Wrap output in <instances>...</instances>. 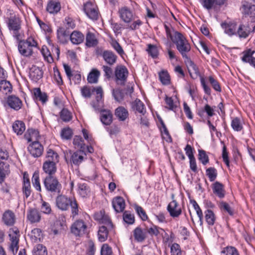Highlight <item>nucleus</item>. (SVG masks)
<instances>
[{
  "instance_id": "nucleus-24",
  "label": "nucleus",
  "mask_w": 255,
  "mask_h": 255,
  "mask_svg": "<svg viewBox=\"0 0 255 255\" xmlns=\"http://www.w3.org/2000/svg\"><path fill=\"white\" fill-rule=\"evenodd\" d=\"M22 193L25 197L27 198L31 194V185L30 180L25 173L23 177Z\"/></svg>"
},
{
  "instance_id": "nucleus-52",
  "label": "nucleus",
  "mask_w": 255,
  "mask_h": 255,
  "mask_svg": "<svg viewBox=\"0 0 255 255\" xmlns=\"http://www.w3.org/2000/svg\"><path fill=\"white\" fill-rule=\"evenodd\" d=\"M198 152V159L203 165H206L209 162V157L206 154L205 151L203 149H199Z\"/></svg>"
},
{
  "instance_id": "nucleus-37",
  "label": "nucleus",
  "mask_w": 255,
  "mask_h": 255,
  "mask_svg": "<svg viewBox=\"0 0 255 255\" xmlns=\"http://www.w3.org/2000/svg\"><path fill=\"white\" fill-rule=\"evenodd\" d=\"M12 128L14 132L16 133L17 134L21 135L25 130V124L21 121H16L13 123Z\"/></svg>"
},
{
  "instance_id": "nucleus-20",
  "label": "nucleus",
  "mask_w": 255,
  "mask_h": 255,
  "mask_svg": "<svg viewBox=\"0 0 255 255\" xmlns=\"http://www.w3.org/2000/svg\"><path fill=\"white\" fill-rule=\"evenodd\" d=\"M221 26L224 29L225 32L229 36H232L237 33V24L235 22L222 23Z\"/></svg>"
},
{
  "instance_id": "nucleus-22",
  "label": "nucleus",
  "mask_w": 255,
  "mask_h": 255,
  "mask_svg": "<svg viewBox=\"0 0 255 255\" xmlns=\"http://www.w3.org/2000/svg\"><path fill=\"white\" fill-rule=\"evenodd\" d=\"M27 218L31 223H37L40 221V214L39 212L35 208L30 209L27 212Z\"/></svg>"
},
{
  "instance_id": "nucleus-17",
  "label": "nucleus",
  "mask_w": 255,
  "mask_h": 255,
  "mask_svg": "<svg viewBox=\"0 0 255 255\" xmlns=\"http://www.w3.org/2000/svg\"><path fill=\"white\" fill-rule=\"evenodd\" d=\"M8 26L9 29L11 30H20L21 25L19 17L13 13H10V16L8 18Z\"/></svg>"
},
{
  "instance_id": "nucleus-57",
  "label": "nucleus",
  "mask_w": 255,
  "mask_h": 255,
  "mask_svg": "<svg viewBox=\"0 0 255 255\" xmlns=\"http://www.w3.org/2000/svg\"><path fill=\"white\" fill-rule=\"evenodd\" d=\"M134 209L136 213H137V214L138 215V216L140 217L142 220L146 221L147 220V215H146L145 211L141 206L136 205L134 207Z\"/></svg>"
},
{
  "instance_id": "nucleus-35",
  "label": "nucleus",
  "mask_w": 255,
  "mask_h": 255,
  "mask_svg": "<svg viewBox=\"0 0 255 255\" xmlns=\"http://www.w3.org/2000/svg\"><path fill=\"white\" fill-rule=\"evenodd\" d=\"M98 40L95 35L91 32H88L86 37V45L89 47H94L97 45Z\"/></svg>"
},
{
  "instance_id": "nucleus-61",
  "label": "nucleus",
  "mask_w": 255,
  "mask_h": 255,
  "mask_svg": "<svg viewBox=\"0 0 255 255\" xmlns=\"http://www.w3.org/2000/svg\"><path fill=\"white\" fill-rule=\"evenodd\" d=\"M113 95L115 99L118 102H121L124 99V94L120 90L114 89L113 90Z\"/></svg>"
},
{
  "instance_id": "nucleus-23",
  "label": "nucleus",
  "mask_w": 255,
  "mask_h": 255,
  "mask_svg": "<svg viewBox=\"0 0 255 255\" xmlns=\"http://www.w3.org/2000/svg\"><path fill=\"white\" fill-rule=\"evenodd\" d=\"M213 192L217 196L220 198L225 197L226 191L224 189V186L221 183L216 181L213 184Z\"/></svg>"
},
{
  "instance_id": "nucleus-19",
  "label": "nucleus",
  "mask_w": 255,
  "mask_h": 255,
  "mask_svg": "<svg viewBox=\"0 0 255 255\" xmlns=\"http://www.w3.org/2000/svg\"><path fill=\"white\" fill-rule=\"evenodd\" d=\"M112 206L116 212H122L125 208V200L123 197H116L113 200Z\"/></svg>"
},
{
  "instance_id": "nucleus-49",
  "label": "nucleus",
  "mask_w": 255,
  "mask_h": 255,
  "mask_svg": "<svg viewBox=\"0 0 255 255\" xmlns=\"http://www.w3.org/2000/svg\"><path fill=\"white\" fill-rule=\"evenodd\" d=\"M254 53L255 51H252L251 49L244 51L243 52L244 55L242 57V60L244 62L249 63L251 64V61H253V59L255 58L253 56Z\"/></svg>"
},
{
  "instance_id": "nucleus-18",
  "label": "nucleus",
  "mask_w": 255,
  "mask_h": 255,
  "mask_svg": "<svg viewBox=\"0 0 255 255\" xmlns=\"http://www.w3.org/2000/svg\"><path fill=\"white\" fill-rule=\"evenodd\" d=\"M251 33V28L249 23L241 24L237 30V33L239 37L241 38H246Z\"/></svg>"
},
{
  "instance_id": "nucleus-21",
  "label": "nucleus",
  "mask_w": 255,
  "mask_h": 255,
  "mask_svg": "<svg viewBox=\"0 0 255 255\" xmlns=\"http://www.w3.org/2000/svg\"><path fill=\"white\" fill-rule=\"evenodd\" d=\"M242 12L244 14L248 15L251 17L255 16V5L249 2L244 1L243 2Z\"/></svg>"
},
{
  "instance_id": "nucleus-16",
  "label": "nucleus",
  "mask_w": 255,
  "mask_h": 255,
  "mask_svg": "<svg viewBox=\"0 0 255 255\" xmlns=\"http://www.w3.org/2000/svg\"><path fill=\"white\" fill-rule=\"evenodd\" d=\"M2 220L6 226H12L15 221L14 213L11 210H6L2 215Z\"/></svg>"
},
{
  "instance_id": "nucleus-25",
  "label": "nucleus",
  "mask_w": 255,
  "mask_h": 255,
  "mask_svg": "<svg viewBox=\"0 0 255 255\" xmlns=\"http://www.w3.org/2000/svg\"><path fill=\"white\" fill-rule=\"evenodd\" d=\"M101 121L105 125L108 126L113 122V114L109 110H103L101 113Z\"/></svg>"
},
{
  "instance_id": "nucleus-31",
  "label": "nucleus",
  "mask_w": 255,
  "mask_h": 255,
  "mask_svg": "<svg viewBox=\"0 0 255 255\" xmlns=\"http://www.w3.org/2000/svg\"><path fill=\"white\" fill-rule=\"evenodd\" d=\"M14 233L15 234L14 236H11V235H9L11 240L9 250L10 251H11L14 255H15V253H16L18 249V244L19 242V239L18 237L16 236V234L17 233H19V231L18 230H16Z\"/></svg>"
},
{
  "instance_id": "nucleus-62",
  "label": "nucleus",
  "mask_w": 255,
  "mask_h": 255,
  "mask_svg": "<svg viewBox=\"0 0 255 255\" xmlns=\"http://www.w3.org/2000/svg\"><path fill=\"white\" fill-rule=\"evenodd\" d=\"M72 130L68 128H63L61 132V136L63 139H69L72 137Z\"/></svg>"
},
{
  "instance_id": "nucleus-55",
  "label": "nucleus",
  "mask_w": 255,
  "mask_h": 255,
  "mask_svg": "<svg viewBox=\"0 0 255 255\" xmlns=\"http://www.w3.org/2000/svg\"><path fill=\"white\" fill-rule=\"evenodd\" d=\"M160 81L164 85H168L170 83V76L166 71H162L159 74Z\"/></svg>"
},
{
  "instance_id": "nucleus-50",
  "label": "nucleus",
  "mask_w": 255,
  "mask_h": 255,
  "mask_svg": "<svg viewBox=\"0 0 255 255\" xmlns=\"http://www.w3.org/2000/svg\"><path fill=\"white\" fill-rule=\"evenodd\" d=\"M191 203L192 204L194 209L196 212L197 215L199 217L200 225H202L203 222V215L201 208L196 201L194 200H191Z\"/></svg>"
},
{
  "instance_id": "nucleus-36",
  "label": "nucleus",
  "mask_w": 255,
  "mask_h": 255,
  "mask_svg": "<svg viewBox=\"0 0 255 255\" xmlns=\"http://www.w3.org/2000/svg\"><path fill=\"white\" fill-rule=\"evenodd\" d=\"M29 76L32 80L36 82L43 77V72L39 67H34L30 71Z\"/></svg>"
},
{
  "instance_id": "nucleus-58",
  "label": "nucleus",
  "mask_w": 255,
  "mask_h": 255,
  "mask_svg": "<svg viewBox=\"0 0 255 255\" xmlns=\"http://www.w3.org/2000/svg\"><path fill=\"white\" fill-rule=\"evenodd\" d=\"M220 208L221 210L227 212L230 215L233 216L234 215V211L230 207V206L226 202L222 201L220 203Z\"/></svg>"
},
{
  "instance_id": "nucleus-6",
  "label": "nucleus",
  "mask_w": 255,
  "mask_h": 255,
  "mask_svg": "<svg viewBox=\"0 0 255 255\" xmlns=\"http://www.w3.org/2000/svg\"><path fill=\"white\" fill-rule=\"evenodd\" d=\"M44 185L46 189L52 193H60L62 185L57 178L53 176H47L44 180Z\"/></svg>"
},
{
  "instance_id": "nucleus-34",
  "label": "nucleus",
  "mask_w": 255,
  "mask_h": 255,
  "mask_svg": "<svg viewBox=\"0 0 255 255\" xmlns=\"http://www.w3.org/2000/svg\"><path fill=\"white\" fill-rule=\"evenodd\" d=\"M132 108L133 110H135L142 115H144L146 112L144 104L137 99L132 103Z\"/></svg>"
},
{
  "instance_id": "nucleus-45",
  "label": "nucleus",
  "mask_w": 255,
  "mask_h": 255,
  "mask_svg": "<svg viewBox=\"0 0 255 255\" xmlns=\"http://www.w3.org/2000/svg\"><path fill=\"white\" fill-rule=\"evenodd\" d=\"M12 86L9 82L4 80H0V91L5 94L11 92Z\"/></svg>"
},
{
  "instance_id": "nucleus-56",
  "label": "nucleus",
  "mask_w": 255,
  "mask_h": 255,
  "mask_svg": "<svg viewBox=\"0 0 255 255\" xmlns=\"http://www.w3.org/2000/svg\"><path fill=\"white\" fill-rule=\"evenodd\" d=\"M32 182L34 187L38 191H41L38 172H35L32 176Z\"/></svg>"
},
{
  "instance_id": "nucleus-15",
  "label": "nucleus",
  "mask_w": 255,
  "mask_h": 255,
  "mask_svg": "<svg viewBox=\"0 0 255 255\" xmlns=\"http://www.w3.org/2000/svg\"><path fill=\"white\" fill-rule=\"evenodd\" d=\"M86 154L83 150H79L71 154L70 157L71 163L75 165H79L84 159Z\"/></svg>"
},
{
  "instance_id": "nucleus-46",
  "label": "nucleus",
  "mask_w": 255,
  "mask_h": 255,
  "mask_svg": "<svg viewBox=\"0 0 255 255\" xmlns=\"http://www.w3.org/2000/svg\"><path fill=\"white\" fill-rule=\"evenodd\" d=\"M206 174L211 182L214 181L217 177V170L215 167H210L206 169Z\"/></svg>"
},
{
  "instance_id": "nucleus-42",
  "label": "nucleus",
  "mask_w": 255,
  "mask_h": 255,
  "mask_svg": "<svg viewBox=\"0 0 255 255\" xmlns=\"http://www.w3.org/2000/svg\"><path fill=\"white\" fill-rule=\"evenodd\" d=\"M58 39L62 42L66 41L67 38L70 35L69 32L64 27H59L57 31Z\"/></svg>"
},
{
  "instance_id": "nucleus-47",
  "label": "nucleus",
  "mask_w": 255,
  "mask_h": 255,
  "mask_svg": "<svg viewBox=\"0 0 255 255\" xmlns=\"http://www.w3.org/2000/svg\"><path fill=\"white\" fill-rule=\"evenodd\" d=\"M123 218L124 222L128 225H132L135 222L134 215L128 211H125L124 212Z\"/></svg>"
},
{
  "instance_id": "nucleus-60",
  "label": "nucleus",
  "mask_w": 255,
  "mask_h": 255,
  "mask_svg": "<svg viewBox=\"0 0 255 255\" xmlns=\"http://www.w3.org/2000/svg\"><path fill=\"white\" fill-rule=\"evenodd\" d=\"M171 255H182V252L179 245L174 243L170 248Z\"/></svg>"
},
{
  "instance_id": "nucleus-54",
  "label": "nucleus",
  "mask_w": 255,
  "mask_h": 255,
  "mask_svg": "<svg viewBox=\"0 0 255 255\" xmlns=\"http://www.w3.org/2000/svg\"><path fill=\"white\" fill-rule=\"evenodd\" d=\"M42 54L44 59L48 62L52 63L53 61V57L49 49L46 47H43L41 50Z\"/></svg>"
},
{
  "instance_id": "nucleus-11",
  "label": "nucleus",
  "mask_w": 255,
  "mask_h": 255,
  "mask_svg": "<svg viewBox=\"0 0 255 255\" xmlns=\"http://www.w3.org/2000/svg\"><path fill=\"white\" fill-rule=\"evenodd\" d=\"M167 209L170 216L173 218L178 217L182 213L181 208L175 200H173L169 203Z\"/></svg>"
},
{
  "instance_id": "nucleus-40",
  "label": "nucleus",
  "mask_w": 255,
  "mask_h": 255,
  "mask_svg": "<svg viewBox=\"0 0 255 255\" xmlns=\"http://www.w3.org/2000/svg\"><path fill=\"white\" fill-rule=\"evenodd\" d=\"M109 232L105 226H102L98 231V239L101 242H105L108 238Z\"/></svg>"
},
{
  "instance_id": "nucleus-3",
  "label": "nucleus",
  "mask_w": 255,
  "mask_h": 255,
  "mask_svg": "<svg viewBox=\"0 0 255 255\" xmlns=\"http://www.w3.org/2000/svg\"><path fill=\"white\" fill-rule=\"evenodd\" d=\"M59 161V156L54 150L49 148L46 151L45 160L43 163L42 169L47 176H53L57 171L56 164Z\"/></svg>"
},
{
  "instance_id": "nucleus-32",
  "label": "nucleus",
  "mask_w": 255,
  "mask_h": 255,
  "mask_svg": "<svg viewBox=\"0 0 255 255\" xmlns=\"http://www.w3.org/2000/svg\"><path fill=\"white\" fill-rule=\"evenodd\" d=\"M115 116L120 121H125L128 117V110L123 107H119L115 110Z\"/></svg>"
},
{
  "instance_id": "nucleus-38",
  "label": "nucleus",
  "mask_w": 255,
  "mask_h": 255,
  "mask_svg": "<svg viewBox=\"0 0 255 255\" xmlns=\"http://www.w3.org/2000/svg\"><path fill=\"white\" fill-rule=\"evenodd\" d=\"M205 218L208 225L213 226L214 225L216 221V216L211 210L208 209L205 211Z\"/></svg>"
},
{
  "instance_id": "nucleus-4",
  "label": "nucleus",
  "mask_w": 255,
  "mask_h": 255,
  "mask_svg": "<svg viewBox=\"0 0 255 255\" xmlns=\"http://www.w3.org/2000/svg\"><path fill=\"white\" fill-rule=\"evenodd\" d=\"M172 42L176 45V48L184 60L189 58V54L191 51V45L186 38L181 33H176Z\"/></svg>"
},
{
  "instance_id": "nucleus-48",
  "label": "nucleus",
  "mask_w": 255,
  "mask_h": 255,
  "mask_svg": "<svg viewBox=\"0 0 255 255\" xmlns=\"http://www.w3.org/2000/svg\"><path fill=\"white\" fill-rule=\"evenodd\" d=\"M221 254L223 255H240L237 249L232 246H227L223 248Z\"/></svg>"
},
{
  "instance_id": "nucleus-9",
  "label": "nucleus",
  "mask_w": 255,
  "mask_h": 255,
  "mask_svg": "<svg viewBox=\"0 0 255 255\" xmlns=\"http://www.w3.org/2000/svg\"><path fill=\"white\" fill-rule=\"evenodd\" d=\"M87 226L82 220L75 222L71 227V232L76 236H81L86 233Z\"/></svg>"
},
{
  "instance_id": "nucleus-43",
  "label": "nucleus",
  "mask_w": 255,
  "mask_h": 255,
  "mask_svg": "<svg viewBox=\"0 0 255 255\" xmlns=\"http://www.w3.org/2000/svg\"><path fill=\"white\" fill-rule=\"evenodd\" d=\"M231 127L236 131H240L243 129L242 123L239 118H233L231 124Z\"/></svg>"
},
{
  "instance_id": "nucleus-26",
  "label": "nucleus",
  "mask_w": 255,
  "mask_h": 255,
  "mask_svg": "<svg viewBox=\"0 0 255 255\" xmlns=\"http://www.w3.org/2000/svg\"><path fill=\"white\" fill-rule=\"evenodd\" d=\"M202 6L208 10L214 9L217 11L218 9L217 0H199Z\"/></svg>"
},
{
  "instance_id": "nucleus-27",
  "label": "nucleus",
  "mask_w": 255,
  "mask_h": 255,
  "mask_svg": "<svg viewBox=\"0 0 255 255\" xmlns=\"http://www.w3.org/2000/svg\"><path fill=\"white\" fill-rule=\"evenodd\" d=\"M102 57L106 62L110 65L114 64L117 58V56L113 52L108 50L103 52Z\"/></svg>"
},
{
  "instance_id": "nucleus-14",
  "label": "nucleus",
  "mask_w": 255,
  "mask_h": 255,
  "mask_svg": "<svg viewBox=\"0 0 255 255\" xmlns=\"http://www.w3.org/2000/svg\"><path fill=\"white\" fill-rule=\"evenodd\" d=\"M133 237L136 242L142 243L147 238V232L140 227H137L133 231Z\"/></svg>"
},
{
  "instance_id": "nucleus-8",
  "label": "nucleus",
  "mask_w": 255,
  "mask_h": 255,
  "mask_svg": "<svg viewBox=\"0 0 255 255\" xmlns=\"http://www.w3.org/2000/svg\"><path fill=\"white\" fill-rule=\"evenodd\" d=\"M128 71L124 66H118L115 69L116 81L118 84L125 85L128 75Z\"/></svg>"
},
{
  "instance_id": "nucleus-44",
  "label": "nucleus",
  "mask_w": 255,
  "mask_h": 255,
  "mask_svg": "<svg viewBox=\"0 0 255 255\" xmlns=\"http://www.w3.org/2000/svg\"><path fill=\"white\" fill-rule=\"evenodd\" d=\"M35 98L43 103H45L47 100V96L45 93H42L40 88H35L33 90Z\"/></svg>"
},
{
  "instance_id": "nucleus-7",
  "label": "nucleus",
  "mask_w": 255,
  "mask_h": 255,
  "mask_svg": "<svg viewBox=\"0 0 255 255\" xmlns=\"http://www.w3.org/2000/svg\"><path fill=\"white\" fill-rule=\"evenodd\" d=\"M83 10L89 18L93 20L98 19L99 11L97 6L95 4L90 1H87L84 4Z\"/></svg>"
},
{
  "instance_id": "nucleus-2",
  "label": "nucleus",
  "mask_w": 255,
  "mask_h": 255,
  "mask_svg": "<svg viewBox=\"0 0 255 255\" xmlns=\"http://www.w3.org/2000/svg\"><path fill=\"white\" fill-rule=\"evenodd\" d=\"M56 206L60 210L65 211L71 207V214L73 218L79 213L78 205L75 199L68 197L64 195H59L56 198Z\"/></svg>"
},
{
  "instance_id": "nucleus-5",
  "label": "nucleus",
  "mask_w": 255,
  "mask_h": 255,
  "mask_svg": "<svg viewBox=\"0 0 255 255\" xmlns=\"http://www.w3.org/2000/svg\"><path fill=\"white\" fill-rule=\"evenodd\" d=\"M38 44L35 39L32 37H28L26 40H20L18 42V49L23 56L29 57L33 54V48H36Z\"/></svg>"
},
{
  "instance_id": "nucleus-1",
  "label": "nucleus",
  "mask_w": 255,
  "mask_h": 255,
  "mask_svg": "<svg viewBox=\"0 0 255 255\" xmlns=\"http://www.w3.org/2000/svg\"><path fill=\"white\" fill-rule=\"evenodd\" d=\"M118 14L120 19L125 23L129 24L128 28L131 30H135L139 28L143 24L136 13L130 8L123 6L119 8Z\"/></svg>"
},
{
  "instance_id": "nucleus-30",
  "label": "nucleus",
  "mask_w": 255,
  "mask_h": 255,
  "mask_svg": "<svg viewBox=\"0 0 255 255\" xmlns=\"http://www.w3.org/2000/svg\"><path fill=\"white\" fill-rule=\"evenodd\" d=\"M61 9V4L59 1L50 0L47 5L46 10L50 13H57Z\"/></svg>"
},
{
  "instance_id": "nucleus-33",
  "label": "nucleus",
  "mask_w": 255,
  "mask_h": 255,
  "mask_svg": "<svg viewBox=\"0 0 255 255\" xmlns=\"http://www.w3.org/2000/svg\"><path fill=\"white\" fill-rule=\"evenodd\" d=\"M100 76V71L97 69H93L88 75L87 81L90 84L97 83Z\"/></svg>"
},
{
  "instance_id": "nucleus-41",
  "label": "nucleus",
  "mask_w": 255,
  "mask_h": 255,
  "mask_svg": "<svg viewBox=\"0 0 255 255\" xmlns=\"http://www.w3.org/2000/svg\"><path fill=\"white\" fill-rule=\"evenodd\" d=\"M33 255H47L46 248L42 244H38L33 249Z\"/></svg>"
},
{
  "instance_id": "nucleus-13",
  "label": "nucleus",
  "mask_w": 255,
  "mask_h": 255,
  "mask_svg": "<svg viewBox=\"0 0 255 255\" xmlns=\"http://www.w3.org/2000/svg\"><path fill=\"white\" fill-rule=\"evenodd\" d=\"M7 105L11 109L18 111L22 107V101L17 97L14 95L9 96L6 100Z\"/></svg>"
},
{
  "instance_id": "nucleus-29",
  "label": "nucleus",
  "mask_w": 255,
  "mask_h": 255,
  "mask_svg": "<svg viewBox=\"0 0 255 255\" xmlns=\"http://www.w3.org/2000/svg\"><path fill=\"white\" fill-rule=\"evenodd\" d=\"M70 36V40L74 44H79L84 40V35L78 31H74Z\"/></svg>"
},
{
  "instance_id": "nucleus-51",
  "label": "nucleus",
  "mask_w": 255,
  "mask_h": 255,
  "mask_svg": "<svg viewBox=\"0 0 255 255\" xmlns=\"http://www.w3.org/2000/svg\"><path fill=\"white\" fill-rule=\"evenodd\" d=\"M60 118L63 121L68 122L72 120V116L67 109H63L60 112Z\"/></svg>"
},
{
  "instance_id": "nucleus-10",
  "label": "nucleus",
  "mask_w": 255,
  "mask_h": 255,
  "mask_svg": "<svg viewBox=\"0 0 255 255\" xmlns=\"http://www.w3.org/2000/svg\"><path fill=\"white\" fill-rule=\"evenodd\" d=\"M28 150L32 156L38 157L42 155L43 147L39 142L34 141L28 146Z\"/></svg>"
},
{
  "instance_id": "nucleus-12",
  "label": "nucleus",
  "mask_w": 255,
  "mask_h": 255,
  "mask_svg": "<svg viewBox=\"0 0 255 255\" xmlns=\"http://www.w3.org/2000/svg\"><path fill=\"white\" fill-rule=\"evenodd\" d=\"M184 62L188 67L190 75L193 79H196L198 77L200 76V73L198 68L191 60L190 58L184 60Z\"/></svg>"
},
{
  "instance_id": "nucleus-64",
  "label": "nucleus",
  "mask_w": 255,
  "mask_h": 255,
  "mask_svg": "<svg viewBox=\"0 0 255 255\" xmlns=\"http://www.w3.org/2000/svg\"><path fill=\"white\" fill-rule=\"evenodd\" d=\"M113 254L112 248L107 244H104L101 250V255H112Z\"/></svg>"
},
{
  "instance_id": "nucleus-28",
  "label": "nucleus",
  "mask_w": 255,
  "mask_h": 255,
  "mask_svg": "<svg viewBox=\"0 0 255 255\" xmlns=\"http://www.w3.org/2000/svg\"><path fill=\"white\" fill-rule=\"evenodd\" d=\"M39 136V132L34 129H28L24 135V137L28 142L38 141Z\"/></svg>"
},
{
  "instance_id": "nucleus-63",
  "label": "nucleus",
  "mask_w": 255,
  "mask_h": 255,
  "mask_svg": "<svg viewBox=\"0 0 255 255\" xmlns=\"http://www.w3.org/2000/svg\"><path fill=\"white\" fill-rule=\"evenodd\" d=\"M165 28L167 37L169 38L172 41V39L175 37L176 33H180L179 32L175 31L173 28L168 27L166 25H165Z\"/></svg>"
},
{
  "instance_id": "nucleus-39",
  "label": "nucleus",
  "mask_w": 255,
  "mask_h": 255,
  "mask_svg": "<svg viewBox=\"0 0 255 255\" xmlns=\"http://www.w3.org/2000/svg\"><path fill=\"white\" fill-rule=\"evenodd\" d=\"M90 188L85 183L78 184V192L80 196L83 198L86 197L90 193Z\"/></svg>"
},
{
  "instance_id": "nucleus-59",
  "label": "nucleus",
  "mask_w": 255,
  "mask_h": 255,
  "mask_svg": "<svg viewBox=\"0 0 255 255\" xmlns=\"http://www.w3.org/2000/svg\"><path fill=\"white\" fill-rule=\"evenodd\" d=\"M147 51L148 54L153 58L157 57L158 51L157 47L152 44L148 45V49Z\"/></svg>"
},
{
  "instance_id": "nucleus-53",
  "label": "nucleus",
  "mask_w": 255,
  "mask_h": 255,
  "mask_svg": "<svg viewBox=\"0 0 255 255\" xmlns=\"http://www.w3.org/2000/svg\"><path fill=\"white\" fill-rule=\"evenodd\" d=\"M73 144L77 146V148H80L81 150L85 149V143L82 137L80 136H75L73 139Z\"/></svg>"
}]
</instances>
